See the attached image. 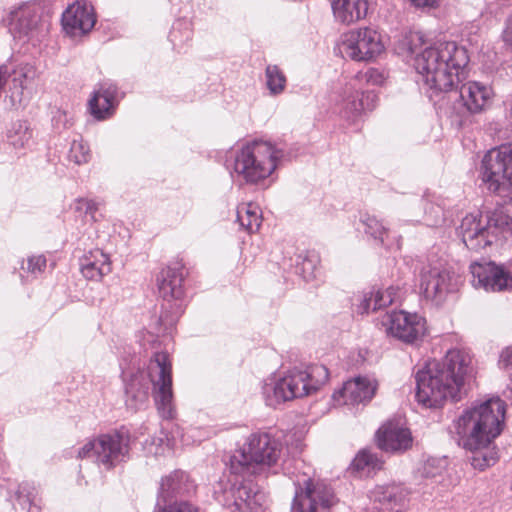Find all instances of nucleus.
Returning a JSON list of instances; mask_svg holds the SVG:
<instances>
[{"instance_id": "f257e3e1", "label": "nucleus", "mask_w": 512, "mask_h": 512, "mask_svg": "<svg viewBox=\"0 0 512 512\" xmlns=\"http://www.w3.org/2000/svg\"><path fill=\"white\" fill-rule=\"evenodd\" d=\"M481 178L487 190L504 199L492 211L481 215H466L459 234L469 250L480 251L491 245L500 231L512 225V145H501L488 151L481 163Z\"/></svg>"}, {"instance_id": "f03ea898", "label": "nucleus", "mask_w": 512, "mask_h": 512, "mask_svg": "<svg viewBox=\"0 0 512 512\" xmlns=\"http://www.w3.org/2000/svg\"><path fill=\"white\" fill-rule=\"evenodd\" d=\"M505 415V402L495 397L464 410L454 421L458 444L471 453L475 469L483 471L498 461L495 439L503 431Z\"/></svg>"}, {"instance_id": "7ed1b4c3", "label": "nucleus", "mask_w": 512, "mask_h": 512, "mask_svg": "<svg viewBox=\"0 0 512 512\" xmlns=\"http://www.w3.org/2000/svg\"><path fill=\"white\" fill-rule=\"evenodd\" d=\"M472 357L465 350H449L442 361H430L416 373V398L422 405L440 407L459 401L473 378Z\"/></svg>"}, {"instance_id": "20e7f679", "label": "nucleus", "mask_w": 512, "mask_h": 512, "mask_svg": "<svg viewBox=\"0 0 512 512\" xmlns=\"http://www.w3.org/2000/svg\"><path fill=\"white\" fill-rule=\"evenodd\" d=\"M469 63L465 47L456 42H437L416 55L414 66L425 85L436 92H448L466 78Z\"/></svg>"}, {"instance_id": "39448f33", "label": "nucleus", "mask_w": 512, "mask_h": 512, "mask_svg": "<svg viewBox=\"0 0 512 512\" xmlns=\"http://www.w3.org/2000/svg\"><path fill=\"white\" fill-rule=\"evenodd\" d=\"M285 454L283 443L268 433L252 434L247 449L237 451L230 459V470L235 474L267 476L277 474Z\"/></svg>"}, {"instance_id": "423d86ee", "label": "nucleus", "mask_w": 512, "mask_h": 512, "mask_svg": "<svg viewBox=\"0 0 512 512\" xmlns=\"http://www.w3.org/2000/svg\"><path fill=\"white\" fill-rule=\"evenodd\" d=\"M329 377L324 365H313L307 370L293 369L273 385L264 387L266 403L276 406L282 402L310 395L324 385Z\"/></svg>"}, {"instance_id": "0eeeda50", "label": "nucleus", "mask_w": 512, "mask_h": 512, "mask_svg": "<svg viewBox=\"0 0 512 512\" xmlns=\"http://www.w3.org/2000/svg\"><path fill=\"white\" fill-rule=\"evenodd\" d=\"M282 156V151L270 142L252 141L236 153L234 173L245 183L257 184L273 173Z\"/></svg>"}, {"instance_id": "6e6552de", "label": "nucleus", "mask_w": 512, "mask_h": 512, "mask_svg": "<svg viewBox=\"0 0 512 512\" xmlns=\"http://www.w3.org/2000/svg\"><path fill=\"white\" fill-rule=\"evenodd\" d=\"M131 436L121 428L103 433L89 440L77 453V458L92 459L104 470H112L130 459Z\"/></svg>"}, {"instance_id": "1a4fd4ad", "label": "nucleus", "mask_w": 512, "mask_h": 512, "mask_svg": "<svg viewBox=\"0 0 512 512\" xmlns=\"http://www.w3.org/2000/svg\"><path fill=\"white\" fill-rule=\"evenodd\" d=\"M230 473L228 479H221L214 487L216 501L231 512L253 511L260 506L263 495L249 480L254 474Z\"/></svg>"}, {"instance_id": "9d476101", "label": "nucleus", "mask_w": 512, "mask_h": 512, "mask_svg": "<svg viewBox=\"0 0 512 512\" xmlns=\"http://www.w3.org/2000/svg\"><path fill=\"white\" fill-rule=\"evenodd\" d=\"M384 79L383 73L376 68L359 72L345 89L341 110L343 116L348 119L355 118L363 111L374 109L377 102L376 94L369 90L360 91V86L364 83L373 86L381 85Z\"/></svg>"}, {"instance_id": "9b49d317", "label": "nucleus", "mask_w": 512, "mask_h": 512, "mask_svg": "<svg viewBox=\"0 0 512 512\" xmlns=\"http://www.w3.org/2000/svg\"><path fill=\"white\" fill-rule=\"evenodd\" d=\"M148 377L153 386V396L160 415L166 419L172 418V367L167 353L156 352L153 355L148 364Z\"/></svg>"}, {"instance_id": "f8f14e48", "label": "nucleus", "mask_w": 512, "mask_h": 512, "mask_svg": "<svg viewBox=\"0 0 512 512\" xmlns=\"http://www.w3.org/2000/svg\"><path fill=\"white\" fill-rule=\"evenodd\" d=\"M336 502L334 491L328 484L308 478L303 485L296 484L291 512H328Z\"/></svg>"}, {"instance_id": "ddd939ff", "label": "nucleus", "mask_w": 512, "mask_h": 512, "mask_svg": "<svg viewBox=\"0 0 512 512\" xmlns=\"http://www.w3.org/2000/svg\"><path fill=\"white\" fill-rule=\"evenodd\" d=\"M385 333L405 344H418L426 333V321L416 313L391 311L382 316Z\"/></svg>"}, {"instance_id": "4468645a", "label": "nucleus", "mask_w": 512, "mask_h": 512, "mask_svg": "<svg viewBox=\"0 0 512 512\" xmlns=\"http://www.w3.org/2000/svg\"><path fill=\"white\" fill-rule=\"evenodd\" d=\"M383 49L380 35L372 28L353 29L343 35L341 51L354 61H370Z\"/></svg>"}, {"instance_id": "2eb2a0df", "label": "nucleus", "mask_w": 512, "mask_h": 512, "mask_svg": "<svg viewBox=\"0 0 512 512\" xmlns=\"http://www.w3.org/2000/svg\"><path fill=\"white\" fill-rule=\"evenodd\" d=\"M420 292L425 299L439 305L448 294L457 290V280L452 272L440 267L423 268L420 273Z\"/></svg>"}, {"instance_id": "dca6fc26", "label": "nucleus", "mask_w": 512, "mask_h": 512, "mask_svg": "<svg viewBox=\"0 0 512 512\" xmlns=\"http://www.w3.org/2000/svg\"><path fill=\"white\" fill-rule=\"evenodd\" d=\"M472 284L487 292H500L512 289V277L503 266L493 262L472 263L470 265Z\"/></svg>"}, {"instance_id": "f3484780", "label": "nucleus", "mask_w": 512, "mask_h": 512, "mask_svg": "<svg viewBox=\"0 0 512 512\" xmlns=\"http://www.w3.org/2000/svg\"><path fill=\"white\" fill-rule=\"evenodd\" d=\"M40 10L38 5L24 4L10 12L9 31L14 38H32L44 30Z\"/></svg>"}, {"instance_id": "a211bd4d", "label": "nucleus", "mask_w": 512, "mask_h": 512, "mask_svg": "<svg viewBox=\"0 0 512 512\" xmlns=\"http://www.w3.org/2000/svg\"><path fill=\"white\" fill-rule=\"evenodd\" d=\"M461 81L456 89L465 111L470 115L480 114L486 111L492 104L493 90L484 83L478 81Z\"/></svg>"}, {"instance_id": "6ab92c4d", "label": "nucleus", "mask_w": 512, "mask_h": 512, "mask_svg": "<svg viewBox=\"0 0 512 512\" xmlns=\"http://www.w3.org/2000/svg\"><path fill=\"white\" fill-rule=\"evenodd\" d=\"M95 23L94 8L86 0H77L62 15L63 28L72 36L88 33Z\"/></svg>"}, {"instance_id": "aec40b11", "label": "nucleus", "mask_w": 512, "mask_h": 512, "mask_svg": "<svg viewBox=\"0 0 512 512\" xmlns=\"http://www.w3.org/2000/svg\"><path fill=\"white\" fill-rule=\"evenodd\" d=\"M378 447L386 452H404L412 447L410 430L399 420H390L376 434Z\"/></svg>"}, {"instance_id": "412c9836", "label": "nucleus", "mask_w": 512, "mask_h": 512, "mask_svg": "<svg viewBox=\"0 0 512 512\" xmlns=\"http://www.w3.org/2000/svg\"><path fill=\"white\" fill-rule=\"evenodd\" d=\"M377 383L366 377H356L344 383L342 389L333 394L337 402L346 405L365 404L373 398Z\"/></svg>"}, {"instance_id": "4be33fe9", "label": "nucleus", "mask_w": 512, "mask_h": 512, "mask_svg": "<svg viewBox=\"0 0 512 512\" xmlns=\"http://www.w3.org/2000/svg\"><path fill=\"white\" fill-rule=\"evenodd\" d=\"M184 265L175 262L163 268L157 276V285L161 297L164 300H178L184 295Z\"/></svg>"}, {"instance_id": "5701e85b", "label": "nucleus", "mask_w": 512, "mask_h": 512, "mask_svg": "<svg viewBox=\"0 0 512 512\" xmlns=\"http://www.w3.org/2000/svg\"><path fill=\"white\" fill-rule=\"evenodd\" d=\"M118 89L115 84L103 82L93 92L88 106L90 113L97 120H104L113 114L116 105Z\"/></svg>"}, {"instance_id": "b1692460", "label": "nucleus", "mask_w": 512, "mask_h": 512, "mask_svg": "<svg viewBox=\"0 0 512 512\" xmlns=\"http://www.w3.org/2000/svg\"><path fill=\"white\" fill-rule=\"evenodd\" d=\"M80 270L86 279L100 281L112 270L110 258L100 249L91 250L80 259Z\"/></svg>"}, {"instance_id": "393cba45", "label": "nucleus", "mask_w": 512, "mask_h": 512, "mask_svg": "<svg viewBox=\"0 0 512 512\" xmlns=\"http://www.w3.org/2000/svg\"><path fill=\"white\" fill-rule=\"evenodd\" d=\"M195 491V484L189 475L181 470H175L162 478L160 497L164 501L174 497L189 495Z\"/></svg>"}, {"instance_id": "a878e982", "label": "nucleus", "mask_w": 512, "mask_h": 512, "mask_svg": "<svg viewBox=\"0 0 512 512\" xmlns=\"http://www.w3.org/2000/svg\"><path fill=\"white\" fill-rule=\"evenodd\" d=\"M410 491L402 484L390 483L377 485L370 491V498L374 502L393 509L402 507L408 501Z\"/></svg>"}, {"instance_id": "bb28decb", "label": "nucleus", "mask_w": 512, "mask_h": 512, "mask_svg": "<svg viewBox=\"0 0 512 512\" xmlns=\"http://www.w3.org/2000/svg\"><path fill=\"white\" fill-rule=\"evenodd\" d=\"M331 6L337 21L351 24L366 16L368 0H332Z\"/></svg>"}, {"instance_id": "cd10ccee", "label": "nucleus", "mask_w": 512, "mask_h": 512, "mask_svg": "<svg viewBox=\"0 0 512 512\" xmlns=\"http://www.w3.org/2000/svg\"><path fill=\"white\" fill-rule=\"evenodd\" d=\"M401 289L390 286L386 290L371 291L365 294L361 302L363 312L376 311L385 308L401 298Z\"/></svg>"}, {"instance_id": "c85d7f7f", "label": "nucleus", "mask_w": 512, "mask_h": 512, "mask_svg": "<svg viewBox=\"0 0 512 512\" xmlns=\"http://www.w3.org/2000/svg\"><path fill=\"white\" fill-rule=\"evenodd\" d=\"M126 404L131 409L137 410L146 403L149 396V385L142 383L141 375H134L126 385Z\"/></svg>"}, {"instance_id": "c756f323", "label": "nucleus", "mask_w": 512, "mask_h": 512, "mask_svg": "<svg viewBox=\"0 0 512 512\" xmlns=\"http://www.w3.org/2000/svg\"><path fill=\"white\" fill-rule=\"evenodd\" d=\"M237 220L248 232H256L261 225L259 208L253 204H242L237 209Z\"/></svg>"}, {"instance_id": "7c9ffc66", "label": "nucleus", "mask_w": 512, "mask_h": 512, "mask_svg": "<svg viewBox=\"0 0 512 512\" xmlns=\"http://www.w3.org/2000/svg\"><path fill=\"white\" fill-rule=\"evenodd\" d=\"M360 222L364 227V232L378 241L380 244H384L385 238L388 236V229L382 224V222L375 216L370 214H363L360 218Z\"/></svg>"}, {"instance_id": "2f4dec72", "label": "nucleus", "mask_w": 512, "mask_h": 512, "mask_svg": "<svg viewBox=\"0 0 512 512\" xmlns=\"http://www.w3.org/2000/svg\"><path fill=\"white\" fill-rule=\"evenodd\" d=\"M266 84L271 94L282 93L286 86V77L276 65H268L265 71Z\"/></svg>"}, {"instance_id": "473e14b6", "label": "nucleus", "mask_w": 512, "mask_h": 512, "mask_svg": "<svg viewBox=\"0 0 512 512\" xmlns=\"http://www.w3.org/2000/svg\"><path fill=\"white\" fill-rule=\"evenodd\" d=\"M382 462L369 450L360 451L352 462V468L356 471H363L366 468L380 469Z\"/></svg>"}, {"instance_id": "72a5a7b5", "label": "nucleus", "mask_w": 512, "mask_h": 512, "mask_svg": "<svg viewBox=\"0 0 512 512\" xmlns=\"http://www.w3.org/2000/svg\"><path fill=\"white\" fill-rule=\"evenodd\" d=\"M447 465L446 459L428 458L419 469V473L423 478L434 479L441 476Z\"/></svg>"}, {"instance_id": "f704fd0d", "label": "nucleus", "mask_w": 512, "mask_h": 512, "mask_svg": "<svg viewBox=\"0 0 512 512\" xmlns=\"http://www.w3.org/2000/svg\"><path fill=\"white\" fill-rule=\"evenodd\" d=\"M32 137L31 132L25 124H18L13 130L9 131L8 140L9 143L15 148H23Z\"/></svg>"}, {"instance_id": "c9c22d12", "label": "nucleus", "mask_w": 512, "mask_h": 512, "mask_svg": "<svg viewBox=\"0 0 512 512\" xmlns=\"http://www.w3.org/2000/svg\"><path fill=\"white\" fill-rule=\"evenodd\" d=\"M69 159L77 165L87 163L90 159V150L82 140H74L69 151Z\"/></svg>"}, {"instance_id": "e433bc0d", "label": "nucleus", "mask_w": 512, "mask_h": 512, "mask_svg": "<svg viewBox=\"0 0 512 512\" xmlns=\"http://www.w3.org/2000/svg\"><path fill=\"white\" fill-rule=\"evenodd\" d=\"M25 267V262H22L21 269L27 271L28 274L33 277H37V275L44 272L47 264L46 257L44 255H34L30 256L27 259Z\"/></svg>"}, {"instance_id": "4c0bfd02", "label": "nucleus", "mask_w": 512, "mask_h": 512, "mask_svg": "<svg viewBox=\"0 0 512 512\" xmlns=\"http://www.w3.org/2000/svg\"><path fill=\"white\" fill-rule=\"evenodd\" d=\"M499 365L502 370H504L509 378H510V386L508 387L509 394L507 397L512 399V346L505 348L500 355Z\"/></svg>"}, {"instance_id": "58836bf2", "label": "nucleus", "mask_w": 512, "mask_h": 512, "mask_svg": "<svg viewBox=\"0 0 512 512\" xmlns=\"http://www.w3.org/2000/svg\"><path fill=\"white\" fill-rule=\"evenodd\" d=\"M156 512H199V509L187 501H175L160 507Z\"/></svg>"}, {"instance_id": "ea45409f", "label": "nucleus", "mask_w": 512, "mask_h": 512, "mask_svg": "<svg viewBox=\"0 0 512 512\" xmlns=\"http://www.w3.org/2000/svg\"><path fill=\"white\" fill-rule=\"evenodd\" d=\"M32 70L30 68H23L19 72L14 73V77L12 80L13 88L18 89V95L21 96L23 93V89L27 87L28 79L30 78V74Z\"/></svg>"}, {"instance_id": "a19ab883", "label": "nucleus", "mask_w": 512, "mask_h": 512, "mask_svg": "<svg viewBox=\"0 0 512 512\" xmlns=\"http://www.w3.org/2000/svg\"><path fill=\"white\" fill-rule=\"evenodd\" d=\"M501 39L508 50H512V13L507 17L501 33Z\"/></svg>"}, {"instance_id": "79ce46f5", "label": "nucleus", "mask_w": 512, "mask_h": 512, "mask_svg": "<svg viewBox=\"0 0 512 512\" xmlns=\"http://www.w3.org/2000/svg\"><path fill=\"white\" fill-rule=\"evenodd\" d=\"M301 270L303 272V277L308 280L314 277V270L316 267V257H304L301 264Z\"/></svg>"}, {"instance_id": "37998d69", "label": "nucleus", "mask_w": 512, "mask_h": 512, "mask_svg": "<svg viewBox=\"0 0 512 512\" xmlns=\"http://www.w3.org/2000/svg\"><path fill=\"white\" fill-rule=\"evenodd\" d=\"M411 3L418 8H424V7H436L440 0H410Z\"/></svg>"}, {"instance_id": "c03bdc74", "label": "nucleus", "mask_w": 512, "mask_h": 512, "mask_svg": "<svg viewBox=\"0 0 512 512\" xmlns=\"http://www.w3.org/2000/svg\"><path fill=\"white\" fill-rule=\"evenodd\" d=\"M79 203L85 205L86 213H92L97 210L96 203L93 200L82 199Z\"/></svg>"}, {"instance_id": "a18cd8bd", "label": "nucleus", "mask_w": 512, "mask_h": 512, "mask_svg": "<svg viewBox=\"0 0 512 512\" xmlns=\"http://www.w3.org/2000/svg\"><path fill=\"white\" fill-rule=\"evenodd\" d=\"M397 512H402V511H399V510H398Z\"/></svg>"}]
</instances>
